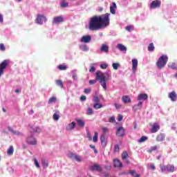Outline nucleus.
<instances>
[{
	"label": "nucleus",
	"mask_w": 177,
	"mask_h": 177,
	"mask_svg": "<svg viewBox=\"0 0 177 177\" xmlns=\"http://www.w3.org/2000/svg\"><path fill=\"white\" fill-rule=\"evenodd\" d=\"M122 115H118V120L120 122V121H122Z\"/></svg>",
	"instance_id": "nucleus-64"
},
{
	"label": "nucleus",
	"mask_w": 177,
	"mask_h": 177,
	"mask_svg": "<svg viewBox=\"0 0 177 177\" xmlns=\"http://www.w3.org/2000/svg\"><path fill=\"white\" fill-rule=\"evenodd\" d=\"M91 91H92V89H91V88H85L84 93L89 94V93H91Z\"/></svg>",
	"instance_id": "nucleus-53"
},
{
	"label": "nucleus",
	"mask_w": 177,
	"mask_h": 177,
	"mask_svg": "<svg viewBox=\"0 0 177 177\" xmlns=\"http://www.w3.org/2000/svg\"><path fill=\"white\" fill-rule=\"evenodd\" d=\"M8 66V60H4L0 64V77L3 74V71Z\"/></svg>",
	"instance_id": "nucleus-9"
},
{
	"label": "nucleus",
	"mask_w": 177,
	"mask_h": 177,
	"mask_svg": "<svg viewBox=\"0 0 177 177\" xmlns=\"http://www.w3.org/2000/svg\"><path fill=\"white\" fill-rule=\"evenodd\" d=\"M76 155H77L76 153H69L68 154V157L69 158H71V160H75Z\"/></svg>",
	"instance_id": "nucleus-40"
},
{
	"label": "nucleus",
	"mask_w": 177,
	"mask_h": 177,
	"mask_svg": "<svg viewBox=\"0 0 177 177\" xmlns=\"http://www.w3.org/2000/svg\"><path fill=\"white\" fill-rule=\"evenodd\" d=\"M112 67H113V70H118V68L120 67V65L118 63H113Z\"/></svg>",
	"instance_id": "nucleus-36"
},
{
	"label": "nucleus",
	"mask_w": 177,
	"mask_h": 177,
	"mask_svg": "<svg viewBox=\"0 0 177 177\" xmlns=\"http://www.w3.org/2000/svg\"><path fill=\"white\" fill-rule=\"evenodd\" d=\"M132 28H133V27H132L131 26H128L126 27L127 31H131L132 30Z\"/></svg>",
	"instance_id": "nucleus-60"
},
{
	"label": "nucleus",
	"mask_w": 177,
	"mask_h": 177,
	"mask_svg": "<svg viewBox=\"0 0 177 177\" xmlns=\"http://www.w3.org/2000/svg\"><path fill=\"white\" fill-rule=\"evenodd\" d=\"M40 132H42V129L39 127H31L30 133H39Z\"/></svg>",
	"instance_id": "nucleus-20"
},
{
	"label": "nucleus",
	"mask_w": 177,
	"mask_h": 177,
	"mask_svg": "<svg viewBox=\"0 0 177 177\" xmlns=\"http://www.w3.org/2000/svg\"><path fill=\"white\" fill-rule=\"evenodd\" d=\"M9 132H11V133H12V135H15L16 136H21V135H23V133L19 131H15L13 129V128L8 127V128Z\"/></svg>",
	"instance_id": "nucleus-15"
},
{
	"label": "nucleus",
	"mask_w": 177,
	"mask_h": 177,
	"mask_svg": "<svg viewBox=\"0 0 177 177\" xmlns=\"http://www.w3.org/2000/svg\"><path fill=\"white\" fill-rule=\"evenodd\" d=\"M102 132H104V133H106V132H108L109 131V129H107V127H102Z\"/></svg>",
	"instance_id": "nucleus-55"
},
{
	"label": "nucleus",
	"mask_w": 177,
	"mask_h": 177,
	"mask_svg": "<svg viewBox=\"0 0 177 177\" xmlns=\"http://www.w3.org/2000/svg\"><path fill=\"white\" fill-rule=\"evenodd\" d=\"M64 19L63 17L59 16L55 17L53 19V24H60V23H63Z\"/></svg>",
	"instance_id": "nucleus-11"
},
{
	"label": "nucleus",
	"mask_w": 177,
	"mask_h": 177,
	"mask_svg": "<svg viewBox=\"0 0 177 177\" xmlns=\"http://www.w3.org/2000/svg\"><path fill=\"white\" fill-rule=\"evenodd\" d=\"M55 83H56V85H57V86H59L60 88H63V81H62V80H56Z\"/></svg>",
	"instance_id": "nucleus-34"
},
{
	"label": "nucleus",
	"mask_w": 177,
	"mask_h": 177,
	"mask_svg": "<svg viewBox=\"0 0 177 177\" xmlns=\"http://www.w3.org/2000/svg\"><path fill=\"white\" fill-rule=\"evenodd\" d=\"M149 167L152 169V171H155L156 170V166L154 165V164L149 165Z\"/></svg>",
	"instance_id": "nucleus-58"
},
{
	"label": "nucleus",
	"mask_w": 177,
	"mask_h": 177,
	"mask_svg": "<svg viewBox=\"0 0 177 177\" xmlns=\"http://www.w3.org/2000/svg\"><path fill=\"white\" fill-rule=\"evenodd\" d=\"M113 165L116 168H120V167H122V163L121 162V161H120L117 159H114L113 160Z\"/></svg>",
	"instance_id": "nucleus-27"
},
{
	"label": "nucleus",
	"mask_w": 177,
	"mask_h": 177,
	"mask_svg": "<svg viewBox=\"0 0 177 177\" xmlns=\"http://www.w3.org/2000/svg\"><path fill=\"white\" fill-rule=\"evenodd\" d=\"M102 107H103V104H99V102L95 103L93 104V109L95 110H99V109H102Z\"/></svg>",
	"instance_id": "nucleus-33"
},
{
	"label": "nucleus",
	"mask_w": 177,
	"mask_h": 177,
	"mask_svg": "<svg viewBox=\"0 0 177 177\" xmlns=\"http://www.w3.org/2000/svg\"><path fill=\"white\" fill-rule=\"evenodd\" d=\"M148 50L149 52H153L154 50V44L153 43H151L148 46Z\"/></svg>",
	"instance_id": "nucleus-39"
},
{
	"label": "nucleus",
	"mask_w": 177,
	"mask_h": 177,
	"mask_svg": "<svg viewBox=\"0 0 177 177\" xmlns=\"http://www.w3.org/2000/svg\"><path fill=\"white\" fill-rule=\"evenodd\" d=\"M101 52H104V53H109V46L106 44H103L100 48Z\"/></svg>",
	"instance_id": "nucleus-22"
},
{
	"label": "nucleus",
	"mask_w": 177,
	"mask_h": 177,
	"mask_svg": "<svg viewBox=\"0 0 177 177\" xmlns=\"http://www.w3.org/2000/svg\"><path fill=\"white\" fill-rule=\"evenodd\" d=\"M41 165H42L43 168L45 169H46L48 167H49V163L47 162L46 160L42 159V160H41Z\"/></svg>",
	"instance_id": "nucleus-30"
},
{
	"label": "nucleus",
	"mask_w": 177,
	"mask_h": 177,
	"mask_svg": "<svg viewBox=\"0 0 177 177\" xmlns=\"http://www.w3.org/2000/svg\"><path fill=\"white\" fill-rule=\"evenodd\" d=\"M130 174L131 175V176H133V177H140L139 174H136V171H135V170H131Z\"/></svg>",
	"instance_id": "nucleus-38"
},
{
	"label": "nucleus",
	"mask_w": 177,
	"mask_h": 177,
	"mask_svg": "<svg viewBox=\"0 0 177 177\" xmlns=\"http://www.w3.org/2000/svg\"><path fill=\"white\" fill-rule=\"evenodd\" d=\"M87 138L88 140H92V136H91L90 133H87Z\"/></svg>",
	"instance_id": "nucleus-62"
},
{
	"label": "nucleus",
	"mask_w": 177,
	"mask_h": 177,
	"mask_svg": "<svg viewBox=\"0 0 177 177\" xmlns=\"http://www.w3.org/2000/svg\"><path fill=\"white\" fill-rule=\"evenodd\" d=\"M90 171H97L98 172H102V167L98 165H94L89 168Z\"/></svg>",
	"instance_id": "nucleus-17"
},
{
	"label": "nucleus",
	"mask_w": 177,
	"mask_h": 177,
	"mask_svg": "<svg viewBox=\"0 0 177 177\" xmlns=\"http://www.w3.org/2000/svg\"><path fill=\"white\" fill-rule=\"evenodd\" d=\"M164 139H165V135L164 134H159L156 138L157 142H162Z\"/></svg>",
	"instance_id": "nucleus-31"
},
{
	"label": "nucleus",
	"mask_w": 177,
	"mask_h": 177,
	"mask_svg": "<svg viewBox=\"0 0 177 177\" xmlns=\"http://www.w3.org/2000/svg\"><path fill=\"white\" fill-rule=\"evenodd\" d=\"M109 122H112V123L115 122V118H114V117H111V118H109Z\"/></svg>",
	"instance_id": "nucleus-57"
},
{
	"label": "nucleus",
	"mask_w": 177,
	"mask_h": 177,
	"mask_svg": "<svg viewBox=\"0 0 177 177\" xmlns=\"http://www.w3.org/2000/svg\"><path fill=\"white\" fill-rule=\"evenodd\" d=\"M53 118L55 121H59L60 115H59V114H57V113H55L53 115Z\"/></svg>",
	"instance_id": "nucleus-35"
},
{
	"label": "nucleus",
	"mask_w": 177,
	"mask_h": 177,
	"mask_svg": "<svg viewBox=\"0 0 177 177\" xmlns=\"http://www.w3.org/2000/svg\"><path fill=\"white\" fill-rule=\"evenodd\" d=\"M110 80V75L108 73H103L97 71L95 74V80H90V85H95L99 81L100 85L106 91L107 89V81Z\"/></svg>",
	"instance_id": "nucleus-2"
},
{
	"label": "nucleus",
	"mask_w": 177,
	"mask_h": 177,
	"mask_svg": "<svg viewBox=\"0 0 177 177\" xmlns=\"http://www.w3.org/2000/svg\"><path fill=\"white\" fill-rule=\"evenodd\" d=\"M14 151H15V149L13 148V146H10L7 150V154L8 156H12Z\"/></svg>",
	"instance_id": "nucleus-32"
},
{
	"label": "nucleus",
	"mask_w": 177,
	"mask_h": 177,
	"mask_svg": "<svg viewBox=\"0 0 177 177\" xmlns=\"http://www.w3.org/2000/svg\"><path fill=\"white\" fill-rule=\"evenodd\" d=\"M68 6V3L62 2L61 3V8H67Z\"/></svg>",
	"instance_id": "nucleus-50"
},
{
	"label": "nucleus",
	"mask_w": 177,
	"mask_h": 177,
	"mask_svg": "<svg viewBox=\"0 0 177 177\" xmlns=\"http://www.w3.org/2000/svg\"><path fill=\"white\" fill-rule=\"evenodd\" d=\"M122 101L125 104H127L128 103H131V97H129L128 95H123L122 97Z\"/></svg>",
	"instance_id": "nucleus-23"
},
{
	"label": "nucleus",
	"mask_w": 177,
	"mask_h": 177,
	"mask_svg": "<svg viewBox=\"0 0 177 177\" xmlns=\"http://www.w3.org/2000/svg\"><path fill=\"white\" fill-rule=\"evenodd\" d=\"M162 172L167 171V172H174L175 171V165H160Z\"/></svg>",
	"instance_id": "nucleus-5"
},
{
	"label": "nucleus",
	"mask_w": 177,
	"mask_h": 177,
	"mask_svg": "<svg viewBox=\"0 0 177 177\" xmlns=\"http://www.w3.org/2000/svg\"><path fill=\"white\" fill-rule=\"evenodd\" d=\"M34 162L36 168H41V165H39V162H38V160L37 158L34 159Z\"/></svg>",
	"instance_id": "nucleus-43"
},
{
	"label": "nucleus",
	"mask_w": 177,
	"mask_h": 177,
	"mask_svg": "<svg viewBox=\"0 0 177 177\" xmlns=\"http://www.w3.org/2000/svg\"><path fill=\"white\" fill-rule=\"evenodd\" d=\"M158 131H160V125H158L157 123H154L152 126L151 132L152 133H156V132H158Z\"/></svg>",
	"instance_id": "nucleus-19"
},
{
	"label": "nucleus",
	"mask_w": 177,
	"mask_h": 177,
	"mask_svg": "<svg viewBox=\"0 0 177 177\" xmlns=\"http://www.w3.org/2000/svg\"><path fill=\"white\" fill-rule=\"evenodd\" d=\"M72 78H73L75 81H77V73H73V75H72Z\"/></svg>",
	"instance_id": "nucleus-59"
},
{
	"label": "nucleus",
	"mask_w": 177,
	"mask_h": 177,
	"mask_svg": "<svg viewBox=\"0 0 177 177\" xmlns=\"http://www.w3.org/2000/svg\"><path fill=\"white\" fill-rule=\"evenodd\" d=\"M93 101L94 103H100V99L97 96H95L93 99Z\"/></svg>",
	"instance_id": "nucleus-47"
},
{
	"label": "nucleus",
	"mask_w": 177,
	"mask_h": 177,
	"mask_svg": "<svg viewBox=\"0 0 177 177\" xmlns=\"http://www.w3.org/2000/svg\"><path fill=\"white\" fill-rule=\"evenodd\" d=\"M91 41H92L91 35H84L81 38V42H83V44H89Z\"/></svg>",
	"instance_id": "nucleus-10"
},
{
	"label": "nucleus",
	"mask_w": 177,
	"mask_h": 177,
	"mask_svg": "<svg viewBox=\"0 0 177 177\" xmlns=\"http://www.w3.org/2000/svg\"><path fill=\"white\" fill-rule=\"evenodd\" d=\"M115 109H121V104L115 103Z\"/></svg>",
	"instance_id": "nucleus-63"
},
{
	"label": "nucleus",
	"mask_w": 177,
	"mask_h": 177,
	"mask_svg": "<svg viewBox=\"0 0 177 177\" xmlns=\"http://www.w3.org/2000/svg\"><path fill=\"white\" fill-rule=\"evenodd\" d=\"M57 100L56 97H51L48 100V104H50L52 103H55Z\"/></svg>",
	"instance_id": "nucleus-37"
},
{
	"label": "nucleus",
	"mask_w": 177,
	"mask_h": 177,
	"mask_svg": "<svg viewBox=\"0 0 177 177\" xmlns=\"http://www.w3.org/2000/svg\"><path fill=\"white\" fill-rule=\"evenodd\" d=\"M115 9H117V4H115V2H113L110 7V12L112 15H115Z\"/></svg>",
	"instance_id": "nucleus-26"
},
{
	"label": "nucleus",
	"mask_w": 177,
	"mask_h": 177,
	"mask_svg": "<svg viewBox=\"0 0 177 177\" xmlns=\"http://www.w3.org/2000/svg\"><path fill=\"white\" fill-rule=\"evenodd\" d=\"M116 135L119 138H124L125 136V129L122 127H119L116 131Z\"/></svg>",
	"instance_id": "nucleus-7"
},
{
	"label": "nucleus",
	"mask_w": 177,
	"mask_h": 177,
	"mask_svg": "<svg viewBox=\"0 0 177 177\" xmlns=\"http://www.w3.org/2000/svg\"><path fill=\"white\" fill-rule=\"evenodd\" d=\"M147 139V137L146 136H142L140 140H138L139 143H143V142H146V140Z\"/></svg>",
	"instance_id": "nucleus-44"
},
{
	"label": "nucleus",
	"mask_w": 177,
	"mask_h": 177,
	"mask_svg": "<svg viewBox=\"0 0 177 177\" xmlns=\"http://www.w3.org/2000/svg\"><path fill=\"white\" fill-rule=\"evenodd\" d=\"M58 68H59V70L64 71V70L67 69V66H66L64 65H59Z\"/></svg>",
	"instance_id": "nucleus-49"
},
{
	"label": "nucleus",
	"mask_w": 177,
	"mask_h": 177,
	"mask_svg": "<svg viewBox=\"0 0 177 177\" xmlns=\"http://www.w3.org/2000/svg\"><path fill=\"white\" fill-rule=\"evenodd\" d=\"M150 6L151 9H157V8H160L161 6V1L160 0L153 1Z\"/></svg>",
	"instance_id": "nucleus-8"
},
{
	"label": "nucleus",
	"mask_w": 177,
	"mask_h": 177,
	"mask_svg": "<svg viewBox=\"0 0 177 177\" xmlns=\"http://www.w3.org/2000/svg\"><path fill=\"white\" fill-rule=\"evenodd\" d=\"M114 151L118 153L120 151V146L118 145H115Z\"/></svg>",
	"instance_id": "nucleus-51"
},
{
	"label": "nucleus",
	"mask_w": 177,
	"mask_h": 177,
	"mask_svg": "<svg viewBox=\"0 0 177 177\" xmlns=\"http://www.w3.org/2000/svg\"><path fill=\"white\" fill-rule=\"evenodd\" d=\"M142 106H143V101H139L138 104H136L133 106V111H136L137 110H141Z\"/></svg>",
	"instance_id": "nucleus-14"
},
{
	"label": "nucleus",
	"mask_w": 177,
	"mask_h": 177,
	"mask_svg": "<svg viewBox=\"0 0 177 177\" xmlns=\"http://www.w3.org/2000/svg\"><path fill=\"white\" fill-rule=\"evenodd\" d=\"M96 71V68L95 66H91L89 68V72L90 73H95Z\"/></svg>",
	"instance_id": "nucleus-52"
},
{
	"label": "nucleus",
	"mask_w": 177,
	"mask_h": 177,
	"mask_svg": "<svg viewBox=\"0 0 177 177\" xmlns=\"http://www.w3.org/2000/svg\"><path fill=\"white\" fill-rule=\"evenodd\" d=\"M168 97L170 99L171 102H176L177 100L176 93L175 91H172L171 93H169L168 95Z\"/></svg>",
	"instance_id": "nucleus-13"
},
{
	"label": "nucleus",
	"mask_w": 177,
	"mask_h": 177,
	"mask_svg": "<svg viewBox=\"0 0 177 177\" xmlns=\"http://www.w3.org/2000/svg\"><path fill=\"white\" fill-rule=\"evenodd\" d=\"M97 138H98V133H97V132H95V133H94V136H93V141L94 142H97Z\"/></svg>",
	"instance_id": "nucleus-46"
},
{
	"label": "nucleus",
	"mask_w": 177,
	"mask_h": 177,
	"mask_svg": "<svg viewBox=\"0 0 177 177\" xmlns=\"http://www.w3.org/2000/svg\"><path fill=\"white\" fill-rule=\"evenodd\" d=\"M169 67H170V68H172V70H175L176 68V66L174 63L169 64Z\"/></svg>",
	"instance_id": "nucleus-54"
},
{
	"label": "nucleus",
	"mask_w": 177,
	"mask_h": 177,
	"mask_svg": "<svg viewBox=\"0 0 177 177\" xmlns=\"http://www.w3.org/2000/svg\"><path fill=\"white\" fill-rule=\"evenodd\" d=\"M48 19H46V17L44 16V15H38L36 19V22L37 23V24H44V23H46Z\"/></svg>",
	"instance_id": "nucleus-6"
},
{
	"label": "nucleus",
	"mask_w": 177,
	"mask_h": 177,
	"mask_svg": "<svg viewBox=\"0 0 177 177\" xmlns=\"http://www.w3.org/2000/svg\"><path fill=\"white\" fill-rule=\"evenodd\" d=\"M147 99H149V95H147V93H140V95H138L137 100L138 102H142L145 101V100H147Z\"/></svg>",
	"instance_id": "nucleus-12"
},
{
	"label": "nucleus",
	"mask_w": 177,
	"mask_h": 177,
	"mask_svg": "<svg viewBox=\"0 0 177 177\" xmlns=\"http://www.w3.org/2000/svg\"><path fill=\"white\" fill-rule=\"evenodd\" d=\"M122 160H125L126 163L129 164V160H128V152L127 151H123L122 153Z\"/></svg>",
	"instance_id": "nucleus-25"
},
{
	"label": "nucleus",
	"mask_w": 177,
	"mask_h": 177,
	"mask_svg": "<svg viewBox=\"0 0 177 177\" xmlns=\"http://www.w3.org/2000/svg\"><path fill=\"white\" fill-rule=\"evenodd\" d=\"M75 121L77 123V125L78 127H80V128H84L85 127V121L80 118L75 119Z\"/></svg>",
	"instance_id": "nucleus-21"
},
{
	"label": "nucleus",
	"mask_w": 177,
	"mask_h": 177,
	"mask_svg": "<svg viewBox=\"0 0 177 177\" xmlns=\"http://www.w3.org/2000/svg\"><path fill=\"white\" fill-rule=\"evenodd\" d=\"M76 126H77V123H75V122H72L71 123H69L66 126V130L67 131H73V129H74Z\"/></svg>",
	"instance_id": "nucleus-18"
},
{
	"label": "nucleus",
	"mask_w": 177,
	"mask_h": 177,
	"mask_svg": "<svg viewBox=\"0 0 177 177\" xmlns=\"http://www.w3.org/2000/svg\"><path fill=\"white\" fill-rule=\"evenodd\" d=\"M74 160H75V161H77L78 162H81V161H82V158H81V156L77 154L75 155Z\"/></svg>",
	"instance_id": "nucleus-45"
},
{
	"label": "nucleus",
	"mask_w": 177,
	"mask_h": 177,
	"mask_svg": "<svg viewBox=\"0 0 177 177\" xmlns=\"http://www.w3.org/2000/svg\"><path fill=\"white\" fill-rule=\"evenodd\" d=\"M80 50H82V52H88V50H89V47L86 44H83L80 46Z\"/></svg>",
	"instance_id": "nucleus-29"
},
{
	"label": "nucleus",
	"mask_w": 177,
	"mask_h": 177,
	"mask_svg": "<svg viewBox=\"0 0 177 177\" xmlns=\"http://www.w3.org/2000/svg\"><path fill=\"white\" fill-rule=\"evenodd\" d=\"M131 63H132L133 73H136V70H138V59H133L131 60Z\"/></svg>",
	"instance_id": "nucleus-16"
},
{
	"label": "nucleus",
	"mask_w": 177,
	"mask_h": 177,
	"mask_svg": "<svg viewBox=\"0 0 177 177\" xmlns=\"http://www.w3.org/2000/svg\"><path fill=\"white\" fill-rule=\"evenodd\" d=\"M107 67H109V64H107L106 63H102L100 64V68H102V70H106Z\"/></svg>",
	"instance_id": "nucleus-42"
},
{
	"label": "nucleus",
	"mask_w": 177,
	"mask_h": 177,
	"mask_svg": "<svg viewBox=\"0 0 177 177\" xmlns=\"http://www.w3.org/2000/svg\"><path fill=\"white\" fill-rule=\"evenodd\" d=\"M168 62V56L167 55H162L158 60L156 63V66L158 68H163V67H165V64H167Z\"/></svg>",
	"instance_id": "nucleus-3"
},
{
	"label": "nucleus",
	"mask_w": 177,
	"mask_h": 177,
	"mask_svg": "<svg viewBox=\"0 0 177 177\" xmlns=\"http://www.w3.org/2000/svg\"><path fill=\"white\" fill-rule=\"evenodd\" d=\"M0 49L3 51V52H5V45H3V44H0Z\"/></svg>",
	"instance_id": "nucleus-56"
},
{
	"label": "nucleus",
	"mask_w": 177,
	"mask_h": 177,
	"mask_svg": "<svg viewBox=\"0 0 177 177\" xmlns=\"http://www.w3.org/2000/svg\"><path fill=\"white\" fill-rule=\"evenodd\" d=\"M90 147L91 149H93L95 153H97V151L96 150L95 145H90Z\"/></svg>",
	"instance_id": "nucleus-61"
},
{
	"label": "nucleus",
	"mask_w": 177,
	"mask_h": 177,
	"mask_svg": "<svg viewBox=\"0 0 177 177\" xmlns=\"http://www.w3.org/2000/svg\"><path fill=\"white\" fill-rule=\"evenodd\" d=\"M86 114L87 115H92V114H93V109H92L91 107H88Z\"/></svg>",
	"instance_id": "nucleus-41"
},
{
	"label": "nucleus",
	"mask_w": 177,
	"mask_h": 177,
	"mask_svg": "<svg viewBox=\"0 0 177 177\" xmlns=\"http://www.w3.org/2000/svg\"><path fill=\"white\" fill-rule=\"evenodd\" d=\"M155 150H157V146H156V145H155V146L151 147V148L148 150V151H149V153H153V151H155Z\"/></svg>",
	"instance_id": "nucleus-48"
},
{
	"label": "nucleus",
	"mask_w": 177,
	"mask_h": 177,
	"mask_svg": "<svg viewBox=\"0 0 177 177\" xmlns=\"http://www.w3.org/2000/svg\"><path fill=\"white\" fill-rule=\"evenodd\" d=\"M117 49H119L121 52H127V48L125 46L122 44H118L116 46Z\"/></svg>",
	"instance_id": "nucleus-24"
},
{
	"label": "nucleus",
	"mask_w": 177,
	"mask_h": 177,
	"mask_svg": "<svg viewBox=\"0 0 177 177\" xmlns=\"http://www.w3.org/2000/svg\"><path fill=\"white\" fill-rule=\"evenodd\" d=\"M100 141L103 147H106V145H107V140H106V137H104V136L102 135L100 136Z\"/></svg>",
	"instance_id": "nucleus-28"
},
{
	"label": "nucleus",
	"mask_w": 177,
	"mask_h": 177,
	"mask_svg": "<svg viewBox=\"0 0 177 177\" xmlns=\"http://www.w3.org/2000/svg\"><path fill=\"white\" fill-rule=\"evenodd\" d=\"M26 142L28 145H30V146H37L38 143L37 138H35L32 134L28 136L26 139Z\"/></svg>",
	"instance_id": "nucleus-4"
},
{
	"label": "nucleus",
	"mask_w": 177,
	"mask_h": 177,
	"mask_svg": "<svg viewBox=\"0 0 177 177\" xmlns=\"http://www.w3.org/2000/svg\"><path fill=\"white\" fill-rule=\"evenodd\" d=\"M110 14L106 13L101 16H94L90 19L88 29L90 31H97L110 24Z\"/></svg>",
	"instance_id": "nucleus-1"
}]
</instances>
